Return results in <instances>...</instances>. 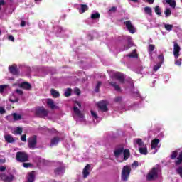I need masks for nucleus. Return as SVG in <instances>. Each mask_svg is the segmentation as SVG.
<instances>
[{
	"mask_svg": "<svg viewBox=\"0 0 182 182\" xmlns=\"http://www.w3.org/2000/svg\"><path fill=\"white\" fill-rule=\"evenodd\" d=\"M72 95V89L70 88H67L65 92V96L66 97H69V96Z\"/></svg>",
	"mask_w": 182,
	"mask_h": 182,
	"instance_id": "nucleus-40",
	"label": "nucleus"
},
{
	"mask_svg": "<svg viewBox=\"0 0 182 182\" xmlns=\"http://www.w3.org/2000/svg\"><path fill=\"white\" fill-rule=\"evenodd\" d=\"M127 31H129V33H136V30L134 26L132 25V21L128 20L124 22Z\"/></svg>",
	"mask_w": 182,
	"mask_h": 182,
	"instance_id": "nucleus-11",
	"label": "nucleus"
},
{
	"mask_svg": "<svg viewBox=\"0 0 182 182\" xmlns=\"http://www.w3.org/2000/svg\"><path fill=\"white\" fill-rule=\"evenodd\" d=\"M166 4L171 6V8H176V1L175 0H166Z\"/></svg>",
	"mask_w": 182,
	"mask_h": 182,
	"instance_id": "nucleus-36",
	"label": "nucleus"
},
{
	"mask_svg": "<svg viewBox=\"0 0 182 182\" xmlns=\"http://www.w3.org/2000/svg\"><path fill=\"white\" fill-rule=\"evenodd\" d=\"M99 18H100V14L99 13L91 14V19H99Z\"/></svg>",
	"mask_w": 182,
	"mask_h": 182,
	"instance_id": "nucleus-45",
	"label": "nucleus"
},
{
	"mask_svg": "<svg viewBox=\"0 0 182 182\" xmlns=\"http://www.w3.org/2000/svg\"><path fill=\"white\" fill-rule=\"evenodd\" d=\"M136 73L141 74L143 72V65H141V62H139L138 63V68L134 70Z\"/></svg>",
	"mask_w": 182,
	"mask_h": 182,
	"instance_id": "nucleus-28",
	"label": "nucleus"
},
{
	"mask_svg": "<svg viewBox=\"0 0 182 182\" xmlns=\"http://www.w3.org/2000/svg\"><path fill=\"white\" fill-rule=\"evenodd\" d=\"M158 59L160 60L159 63H164V55L163 54L158 55Z\"/></svg>",
	"mask_w": 182,
	"mask_h": 182,
	"instance_id": "nucleus-48",
	"label": "nucleus"
},
{
	"mask_svg": "<svg viewBox=\"0 0 182 182\" xmlns=\"http://www.w3.org/2000/svg\"><path fill=\"white\" fill-rule=\"evenodd\" d=\"M134 146L138 144L139 147H144V142H143V140L141 139H134Z\"/></svg>",
	"mask_w": 182,
	"mask_h": 182,
	"instance_id": "nucleus-24",
	"label": "nucleus"
},
{
	"mask_svg": "<svg viewBox=\"0 0 182 182\" xmlns=\"http://www.w3.org/2000/svg\"><path fill=\"white\" fill-rule=\"evenodd\" d=\"M23 167L25 168H29V167H32V164L23 162Z\"/></svg>",
	"mask_w": 182,
	"mask_h": 182,
	"instance_id": "nucleus-49",
	"label": "nucleus"
},
{
	"mask_svg": "<svg viewBox=\"0 0 182 182\" xmlns=\"http://www.w3.org/2000/svg\"><path fill=\"white\" fill-rule=\"evenodd\" d=\"M159 143H160V139L157 138L153 139L151 141V150H154L157 149V146H159Z\"/></svg>",
	"mask_w": 182,
	"mask_h": 182,
	"instance_id": "nucleus-21",
	"label": "nucleus"
},
{
	"mask_svg": "<svg viewBox=\"0 0 182 182\" xmlns=\"http://www.w3.org/2000/svg\"><path fill=\"white\" fill-rule=\"evenodd\" d=\"M132 166H134L135 167H139V161H134L132 164Z\"/></svg>",
	"mask_w": 182,
	"mask_h": 182,
	"instance_id": "nucleus-61",
	"label": "nucleus"
},
{
	"mask_svg": "<svg viewBox=\"0 0 182 182\" xmlns=\"http://www.w3.org/2000/svg\"><path fill=\"white\" fill-rule=\"evenodd\" d=\"M110 86H112V87H114V90H116V92H122V88H120V86L119 85H117V83L116 82H109Z\"/></svg>",
	"mask_w": 182,
	"mask_h": 182,
	"instance_id": "nucleus-23",
	"label": "nucleus"
},
{
	"mask_svg": "<svg viewBox=\"0 0 182 182\" xmlns=\"http://www.w3.org/2000/svg\"><path fill=\"white\" fill-rule=\"evenodd\" d=\"M47 105L50 107V109H54L55 105V102H53V100H49L47 102Z\"/></svg>",
	"mask_w": 182,
	"mask_h": 182,
	"instance_id": "nucleus-38",
	"label": "nucleus"
},
{
	"mask_svg": "<svg viewBox=\"0 0 182 182\" xmlns=\"http://www.w3.org/2000/svg\"><path fill=\"white\" fill-rule=\"evenodd\" d=\"M97 107H99L100 110H101V112H106L109 110L106 101H100V102H98Z\"/></svg>",
	"mask_w": 182,
	"mask_h": 182,
	"instance_id": "nucleus-14",
	"label": "nucleus"
},
{
	"mask_svg": "<svg viewBox=\"0 0 182 182\" xmlns=\"http://www.w3.org/2000/svg\"><path fill=\"white\" fill-rule=\"evenodd\" d=\"M49 114V111L45 109V107H37L35 108V116L40 119H45Z\"/></svg>",
	"mask_w": 182,
	"mask_h": 182,
	"instance_id": "nucleus-1",
	"label": "nucleus"
},
{
	"mask_svg": "<svg viewBox=\"0 0 182 182\" xmlns=\"http://www.w3.org/2000/svg\"><path fill=\"white\" fill-rule=\"evenodd\" d=\"M6 161L5 159H0V164H4Z\"/></svg>",
	"mask_w": 182,
	"mask_h": 182,
	"instance_id": "nucleus-64",
	"label": "nucleus"
},
{
	"mask_svg": "<svg viewBox=\"0 0 182 182\" xmlns=\"http://www.w3.org/2000/svg\"><path fill=\"white\" fill-rule=\"evenodd\" d=\"M180 50H181V48H180V46L173 47V55L175 59H178V56H180Z\"/></svg>",
	"mask_w": 182,
	"mask_h": 182,
	"instance_id": "nucleus-20",
	"label": "nucleus"
},
{
	"mask_svg": "<svg viewBox=\"0 0 182 182\" xmlns=\"http://www.w3.org/2000/svg\"><path fill=\"white\" fill-rule=\"evenodd\" d=\"M123 151H124V147L122 146V147L115 149L114 151V154L115 157H119V156H120V154H122V153H123Z\"/></svg>",
	"mask_w": 182,
	"mask_h": 182,
	"instance_id": "nucleus-25",
	"label": "nucleus"
},
{
	"mask_svg": "<svg viewBox=\"0 0 182 182\" xmlns=\"http://www.w3.org/2000/svg\"><path fill=\"white\" fill-rule=\"evenodd\" d=\"M38 143V138L36 135H34L28 139V146L30 149H36V144Z\"/></svg>",
	"mask_w": 182,
	"mask_h": 182,
	"instance_id": "nucleus-10",
	"label": "nucleus"
},
{
	"mask_svg": "<svg viewBox=\"0 0 182 182\" xmlns=\"http://www.w3.org/2000/svg\"><path fill=\"white\" fill-rule=\"evenodd\" d=\"M9 41H11V42H15V38L14 36H9Z\"/></svg>",
	"mask_w": 182,
	"mask_h": 182,
	"instance_id": "nucleus-59",
	"label": "nucleus"
},
{
	"mask_svg": "<svg viewBox=\"0 0 182 182\" xmlns=\"http://www.w3.org/2000/svg\"><path fill=\"white\" fill-rule=\"evenodd\" d=\"M12 116H13L14 120H15L16 122L18 120H21V119H22V115L18 113H14L12 114Z\"/></svg>",
	"mask_w": 182,
	"mask_h": 182,
	"instance_id": "nucleus-37",
	"label": "nucleus"
},
{
	"mask_svg": "<svg viewBox=\"0 0 182 182\" xmlns=\"http://www.w3.org/2000/svg\"><path fill=\"white\" fill-rule=\"evenodd\" d=\"M176 173H178L181 178H182V166H179L176 169Z\"/></svg>",
	"mask_w": 182,
	"mask_h": 182,
	"instance_id": "nucleus-46",
	"label": "nucleus"
},
{
	"mask_svg": "<svg viewBox=\"0 0 182 182\" xmlns=\"http://www.w3.org/2000/svg\"><path fill=\"white\" fill-rule=\"evenodd\" d=\"M90 164H87L82 171L83 178H87L90 174Z\"/></svg>",
	"mask_w": 182,
	"mask_h": 182,
	"instance_id": "nucleus-16",
	"label": "nucleus"
},
{
	"mask_svg": "<svg viewBox=\"0 0 182 182\" xmlns=\"http://www.w3.org/2000/svg\"><path fill=\"white\" fill-rule=\"evenodd\" d=\"M91 114L95 120H97L99 119V117L97 116V114H96V112H95L94 111H91Z\"/></svg>",
	"mask_w": 182,
	"mask_h": 182,
	"instance_id": "nucleus-50",
	"label": "nucleus"
},
{
	"mask_svg": "<svg viewBox=\"0 0 182 182\" xmlns=\"http://www.w3.org/2000/svg\"><path fill=\"white\" fill-rule=\"evenodd\" d=\"M132 95H134V96L135 97H140V99H143V97H141V95H140V92H139V90L136 91H132Z\"/></svg>",
	"mask_w": 182,
	"mask_h": 182,
	"instance_id": "nucleus-44",
	"label": "nucleus"
},
{
	"mask_svg": "<svg viewBox=\"0 0 182 182\" xmlns=\"http://www.w3.org/2000/svg\"><path fill=\"white\" fill-rule=\"evenodd\" d=\"M41 130H44V132H47V133H57L58 131L55 129V128L48 129L46 127H44L43 128H41Z\"/></svg>",
	"mask_w": 182,
	"mask_h": 182,
	"instance_id": "nucleus-30",
	"label": "nucleus"
},
{
	"mask_svg": "<svg viewBox=\"0 0 182 182\" xmlns=\"http://www.w3.org/2000/svg\"><path fill=\"white\" fill-rule=\"evenodd\" d=\"M122 97H117L114 100V102H116L117 103H120L122 102Z\"/></svg>",
	"mask_w": 182,
	"mask_h": 182,
	"instance_id": "nucleus-54",
	"label": "nucleus"
},
{
	"mask_svg": "<svg viewBox=\"0 0 182 182\" xmlns=\"http://www.w3.org/2000/svg\"><path fill=\"white\" fill-rule=\"evenodd\" d=\"M87 38L89 39V41H93V36H92V34H88Z\"/></svg>",
	"mask_w": 182,
	"mask_h": 182,
	"instance_id": "nucleus-63",
	"label": "nucleus"
},
{
	"mask_svg": "<svg viewBox=\"0 0 182 182\" xmlns=\"http://www.w3.org/2000/svg\"><path fill=\"white\" fill-rule=\"evenodd\" d=\"M50 93L53 97L55 99H58V97H60V93H59V91L55 90V89H51L50 90Z\"/></svg>",
	"mask_w": 182,
	"mask_h": 182,
	"instance_id": "nucleus-27",
	"label": "nucleus"
},
{
	"mask_svg": "<svg viewBox=\"0 0 182 182\" xmlns=\"http://www.w3.org/2000/svg\"><path fill=\"white\" fill-rule=\"evenodd\" d=\"M116 11H117V7H116V6H112V7L109 10V12H116Z\"/></svg>",
	"mask_w": 182,
	"mask_h": 182,
	"instance_id": "nucleus-55",
	"label": "nucleus"
},
{
	"mask_svg": "<svg viewBox=\"0 0 182 182\" xmlns=\"http://www.w3.org/2000/svg\"><path fill=\"white\" fill-rule=\"evenodd\" d=\"M125 39L128 43V46H134V42H133V38L130 36L125 37Z\"/></svg>",
	"mask_w": 182,
	"mask_h": 182,
	"instance_id": "nucleus-32",
	"label": "nucleus"
},
{
	"mask_svg": "<svg viewBox=\"0 0 182 182\" xmlns=\"http://www.w3.org/2000/svg\"><path fill=\"white\" fill-rule=\"evenodd\" d=\"M159 169L158 167L152 168V169L146 176V179L148 180V181H153L154 180H157L159 178Z\"/></svg>",
	"mask_w": 182,
	"mask_h": 182,
	"instance_id": "nucleus-3",
	"label": "nucleus"
},
{
	"mask_svg": "<svg viewBox=\"0 0 182 182\" xmlns=\"http://www.w3.org/2000/svg\"><path fill=\"white\" fill-rule=\"evenodd\" d=\"M123 154L124 160H127L130 157V150L129 149H124Z\"/></svg>",
	"mask_w": 182,
	"mask_h": 182,
	"instance_id": "nucleus-33",
	"label": "nucleus"
},
{
	"mask_svg": "<svg viewBox=\"0 0 182 182\" xmlns=\"http://www.w3.org/2000/svg\"><path fill=\"white\" fill-rule=\"evenodd\" d=\"M129 46H109V49L112 53H120V52H124L129 49Z\"/></svg>",
	"mask_w": 182,
	"mask_h": 182,
	"instance_id": "nucleus-7",
	"label": "nucleus"
},
{
	"mask_svg": "<svg viewBox=\"0 0 182 182\" xmlns=\"http://www.w3.org/2000/svg\"><path fill=\"white\" fill-rule=\"evenodd\" d=\"M35 172L32 171L28 173V176L27 178V182H33L35 181Z\"/></svg>",
	"mask_w": 182,
	"mask_h": 182,
	"instance_id": "nucleus-26",
	"label": "nucleus"
},
{
	"mask_svg": "<svg viewBox=\"0 0 182 182\" xmlns=\"http://www.w3.org/2000/svg\"><path fill=\"white\" fill-rule=\"evenodd\" d=\"M144 11L145 14L149 15V16H153V10H151V7L146 6L144 8Z\"/></svg>",
	"mask_w": 182,
	"mask_h": 182,
	"instance_id": "nucleus-29",
	"label": "nucleus"
},
{
	"mask_svg": "<svg viewBox=\"0 0 182 182\" xmlns=\"http://www.w3.org/2000/svg\"><path fill=\"white\" fill-rule=\"evenodd\" d=\"M5 87H6V85H0V93H4Z\"/></svg>",
	"mask_w": 182,
	"mask_h": 182,
	"instance_id": "nucleus-51",
	"label": "nucleus"
},
{
	"mask_svg": "<svg viewBox=\"0 0 182 182\" xmlns=\"http://www.w3.org/2000/svg\"><path fill=\"white\" fill-rule=\"evenodd\" d=\"M85 11H89V6L87 4H80V14H85Z\"/></svg>",
	"mask_w": 182,
	"mask_h": 182,
	"instance_id": "nucleus-22",
	"label": "nucleus"
},
{
	"mask_svg": "<svg viewBox=\"0 0 182 182\" xmlns=\"http://www.w3.org/2000/svg\"><path fill=\"white\" fill-rule=\"evenodd\" d=\"M130 171L132 168L129 166H124L122 168L121 178L122 181H127L130 176Z\"/></svg>",
	"mask_w": 182,
	"mask_h": 182,
	"instance_id": "nucleus-6",
	"label": "nucleus"
},
{
	"mask_svg": "<svg viewBox=\"0 0 182 182\" xmlns=\"http://www.w3.org/2000/svg\"><path fill=\"white\" fill-rule=\"evenodd\" d=\"M162 65L163 64L161 63H158L156 65H155L153 68L154 72H157V70H159V69H160V68H161Z\"/></svg>",
	"mask_w": 182,
	"mask_h": 182,
	"instance_id": "nucleus-39",
	"label": "nucleus"
},
{
	"mask_svg": "<svg viewBox=\"0 0 182 182\" xmlns=\"http://www.w3.org/2000/svg\"><path fill=\"white\" fill-rule=\"evenodd\" d=\"M100 86H102V81H97L95 89L96 93H99V89H100Z\"/></svg>",
	"mask_w": 182,
	"mask_h": 182,
	"instance_id": "nucleus-41",
	"label": "nucleus"
},
{
	"mask_svg": "<svg viewBox=\"0 0 182 182\" xmlns=\"http://www.w3.org/2000/svg\"><path fill=\"white\" fill-rule=\"evenodd\" d=\"M21 141H26V134H23L21 136Z\"/></svg>",
	"mask_w": 182,
	"mask_h": 182,
	"instance_id": "nucleus-57",
	"label": "nucleus"
},
{
	"mask_svg": "<svg viewBox=\"0 0 182 182\" xmlns=\"http://www.w3.org/2000/svg\"><path fill=\"white\" fill-rule=\"evenodd\" d=\"M164 28L166 31H173V25L171 24H164Z\"/></svg>",
	"mask_w": 182,
	"mask_h": 182,
	"instance_id": "nucleus-47",
	"label": "nucleus"
},
{
	"mask_svg": "<svg viewBox=\"0 0 182 182\" xmlns=\"http://www.w3.org/2000/svg\"><path fill=\"white\" fill-rule=\"evenodd\" d=\"M139 153L141 154H144V156L147 155L148 153H149L147 151V147H142V146H141V147H139Z\"/></svg>",
	"mask_w": 182,
	"mask_h": 182,
	"instance_id": "nucleus-34",
	"label": "nucleus"
},
{
	"mask_svg": "<svg viewBox=\"0 0 182 182\" xmlns=\"http://www.w3.org/2000/svg\"><path fill=\"white\" fill-rule=\"evenodd\" d=\"M60 141V138L59 136H55L51 139L50 146V147H53V146H57V144Z\"/></svg>",
	"mask_w": 182,
	"mask_h": 182,
	"instance_id": "nucleus-18",
	"label": "nucleus"
},
{
	"mask_svg": "<svg viewBox=\"0 0 182 182\" xmlns=\"http://www.w3.org/2000/svg\"><path fill=\"white\" fill-rule=\"evenodd\" d=\"M22 132L23 129L21 127H16L14 131V134H15V136H18V135H21L22 134Z\"/></svg>",
	"mask_w": 182,
	"mask_h": 182,
	"instance_id": "nucleus-35",
	"label": "nucleus"
},
{
	"mask_svg": "<svg viewBox=\"0 0 182 182\" xmlns=\"http://www.w3.org/2000/svg\"><path fill=\"white\" fill-rule=\"evenodd\" d=\"M16 93H17V95H19V96L23 95V91H22V90H19V89L16 90Z\"/></svg>",
	"mask_w": 182,
	"mask_h": 182,
	"instance_id": "nucleus-52",
	"label": "nucleus"
},
{
	"mask_svg": "<svg viewBox=\"0 0 182 182\" xmlns=\"http://www.w3.org/2000/svg\"><path fill=\"white\" fill-rule=\"evenodd\" d=\"M74 113L76 114V116L80 119V122H83V119H85V115L82 113V111L79 109L77 107H73Z\"/></svg>",
	"mask_w": 182,
	"mask_h": 182,
	"instance_id": "nucleus-15",
	"label": "nucleus"
},
{
	"mask_svg": "<svg viewBox=\"0 0 182 182\" xmlns=\"http://www.w3.org/2000/svg\"><path fill=\"white\" fill-rule=\"evenodd\" d=\"M177 156H178L177 157ZM170 159L171 160H176V159H177L175 161V164L176 166H180L182 163V151H181L179 154L178 151L177 150L172 151Z\"/></svg>",
	"mask_w": 182,
	"mask_h": 182,
	"instance_id": "nucleus-5",
	"label": "nucleus"
},
{
	"mask_svg": "<svg viewBox=\"0 0 182 182\" xmlns=\"http://www.w3.org/2000/svg\"><path fill=\"white\" fill-rule=\"evenodd\" d=\"M4 140L5 141H6L7 143H15L16 140L14 138V136H12V135L11 134H6L4 135Z\"/></svg>",
	"mask_w": 182,
	"mask_h": 182,
	"instance_id": "nucleus-19",
	"label": "nucleus"
},
{
	"mask_svg": "<svg viewBox=\"0 0 182 182\" xmlns=\"http://www.w3.org/2000/svg\"><path fill=\"white\" fill-rule=\"evenodd\" d=\"M16 159L19 163H26L29 161V155L25 151H18L16 153Z\"/></svg>",
	"mask_w": 182,
	"mask_h": 182,
	"instance_id": "nucleus-4",
	"label": "nucleus"
},
{
	"mask_svg": "<svg viewBox=\"0 0 182 182\" xmlns=\"http://www.w3.org/2000/svg\"><path fill=\"white\" fill-rule=\"evenodd\" d=\"M113 76L117 80H119L120 83H124V81L126 80V75L120 72L114 73Z\"/></svg>",
	"mask_w": 182,
	"mask_h": 182,
	"instance_id": "nucleus-12",
	"label": "nucleus"
},
{
	"mask_svg": "<svg viewBox=\"0 0 182 182\" xmlns=\"http://www.w3.org/2000/svg\"><path fill=\"white\" fill-rule=\"evenodd\" d=\"M18 87L29 91L32 90V85L28 82H23L18 84Z\"/></svg>",
	"mask_w": 182,
	"mask_h": 182,
	"instance_id": "nucleus-13",
	"label": "nucleus"
},
{
	"mask_svg": "<svg viewBox=\"0 0 182 182\" xmlns=\"http://www.w3.org/2000/svg\"><path fill=\"white\" fill-rule=\"evenodd\" d=\"M26 25V22L25 21H23V20L21 21V28L25 27Z\"/></svg>",
	"mask_w": 182,
	"mask_h": 182,
	"instance_id": "nucleus-60",
	"label": "nucleus"
},
{
	"mask_svg": "<svg viewBox=\"0 0 182 182\" xmlns=\"http://www.w3.org/2000/svg\"><path fill=\"white\" fill-rule=\"evenodd\" d=\"M65 170L66 168H65L63 163H59V166H57L54 169V174H55V176H63Z\"/></svg>",
	"mask_w": 182,
	"mask_h": 182,
	"instance_id": "nucleus-9",
	"label": "nucleus"
},
{
	"mask_svg": "<svg viewBox=\"0 0 182 182\" xmlns=\"http://www.w3.org/2000/svg\"><path fill=\"white\" fill-rule=\"evenodd\" d=\"M6 170V167L5 166H0V171L2 173Z\"/></svg>",
	"mask_w": 182,
	"mask_h": 182,
	"instance_id": "nucleus-62",
	"label": "nucleus"
},
{
	"mask_svg": "<svg viewBox=\"0 0 182 182\" xmlns=\"http://www.w3.org/2000/svg\"><path fill=\"white\" fill-rule=\"evenodd\" d=\"M148 53L151 60H153V53H154V46H149L148 48Z\"/></svg>",
	"mask_w": 182,
	"mask_h": 182,
	"instance_id": "nucleus-31",
	"label": "nucleus"
},
{
	"mask_svg": "<svg viewBox=\"0 0 182 182\" xmlns=\"http://www.w3.org/2000/svg\"><path fill=\"white\" fill-rule=\"evenodd\" d=\"M0 178L4 182H13L15 180V176L12 173H1Z\"/></svg>",
	"mask_w": 182,
	"mask_h": 182,
	"instance_id": "nucleus-8",
	"label": "nucleus"
},
{
	"mask_svg": "<svg viewBox=\"0 0 182 182\" xmlns=\"http://www.w3.org/2000/svg\"><path fill=\"white\" fill-rule=\"evenodd\" d=\"M5 108L4 107H0V114H4V113H6Z\"/></svg>",
	"mask_w": 182,
	"mask_h": 182,
	"instance_id": "nucleus-56",
	"label": "nucleus"
},
{
	"mask_svg": "<svg viewBox=\"0 0 182 182\" xmlns=\"http://www.w3.org/2000/svg\"><path fill=\"white\" fill-rule=\"evenodd\" d=\"M165 16L166 18H168L171 15V10L169 8L166 9L165 11Z\"/></svg>",
	"mask_w": 182,
	"mask_h": 182,
	"instance_id": "nucleus-42",
	"label": "nucleus"
},
{
	"mask_svg": "<svg viewBox=\"0 0 182 182\" xmlns=\"http://www.w3.org/2000/svg\"><path fill=\"white\" fill-rule=\"evenodd\" d=\"M154 11L156 15H161V9H160V6H156L154 8Z\"/></svg>",
	"mask_w": 182,
	"mask_h": 182,
	"instance_id": "nucleus-43",
	"label": "nucleus"
},
{
	"mask_svg": "<svg viewBox=\"0 0 182 182\" xmlns=\"http://www.w3.org/2000/svg\"><path fill=\"white\" fill-rule=\"evenodd\" d=\"M181 62H182V59L180 58L176 61H175V65H176L177 66H181Z\"/></svg>",
	"mask_w": 182,
	"mask_h": 182,
	"instance_id": "nucleus-53",
	"label": "nucleus"
},
{
	"mask_svg": "<svg viewBox=\"0 0 182 182\" xmlns=\"http://www.w3.org/2000/svg\"><path fill=\"white\" fill-rule=\"evenodd\" d=\"M133 59H139V54H137V50L134 49L128 55H126L122 60V63H126V62H132Z\"/></svg>",
	"mask_w": 182,
	"mask_h": 182,
	"instance_id": "nucleus-2",
	"label": "nucleus"
},
{
	"mask_svg": "<svg viewBox=\"0 0 182 182\" xmlns=\"http://www.w3.org/2000/svg\"><path fill=\"white\" fill-rule=\"evenodd\" d=\"M9 70L11 75L15 76L19 75V69H18V66L16 65H11L9 67Z\"/></svg>",
	"mask_w": 182,
	"mask_h": 182,
	"instance_id": "nucleus-17",
	"label": "nucleus"
},
{
	"mask_svg": "<svg viewBox=\"0 0 182 182\" xmlns=\"http://www.w3.org/2000/svg\"><path fill=\"white\" fill-rule=\"evenodd\" d=\"M5 0H0V11L1 9H2V8L1 6H4V5H5Z\"/></svg>",
	"mask_w": 182,
	"mask_h": 182,
	"instance_id": "nucleus-58",
	"label": "nucleus"
}]
</instances>
